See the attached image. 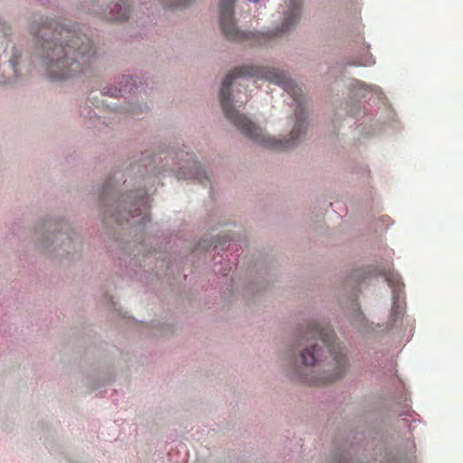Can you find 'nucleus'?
<instances>
[{"mask_svg":"<svg viewBox=\"0 0 463 463\" xmlns=\"http://www.w3.org/2000/svg\"><path fill=\"white\" fill-rule=\"evenodd\" d=\"M219 99L228 120L263 146L290 149L307 134L302 90L283 71L236 67L224 78Z\"/></svg>","mask_w":463,"mask_h":463,"instance_id":"f257e3e1","label":"nucleus"},{"mask_svg":"<svg viewBox=\"0 0 463 463\" xmlns=\"http://www.w3.org/2000/svg\"><path fill=\"white\" fill-rule=\"evenodd\" d=\"M301 5L302 0H220V28L228 40L265 44L297 24Z\"/></svg>","mask_w":463,"mask_h":463,"instance_id":"f03ea898","label":"nucleus"},{"mask_svg":"<svg viewBox=\"0 0 463 463\" xmlns=\"http://www.w3.org/2000/svg\"><path fill=\"white\" fill-rule=\"evenodd\" d=\"M31 32L46 52L50 78L65 80L81 73L95 57L90 40L56 22L33 21Z\"/></svg>","mask_w":463,"mask_h":463,"instance_id":"7ed1b4c3","label":"nucleus"},{"mask_svg":"<svg viewBox=\"0 0 463 463\" xmlns=\"http://www.w3.org/2000/svg\"><path fill=\"white\" fill-rule=\"evenodd\" d=\"M320 363L323 362L324 374L320 375L321 382H334L342 377L348 368L346 354L339 343H336L335 335L330 327L320 325Z\"/></svg>","mask_w":463,"mask_h":463,"instance_id":"20e7f679","label":"nucleus"},{"mask_svg":"<svg viewBox=\"0 0 463 463\" xmlns=\"http://www.w3.org/2000/svg\"><path fill=\"white\" fill-rule=\"evenodd\" d=\"M318 335V329L317 325L310 326L301 337V341L309 342L311 348H306L302 352V361L306 366H314L317 363V336Z\"/></svg>","mask_w":463,"mask_h":463,"instance_id":"39448f33","label":"nucleus"},{"mask_svg":"<svg viewBox=\"0 0 463 463\" xmlns=\"http://www.w3.org/2000/svg\"><path fill=\"white\" fill-rule=\"evenodd\" d=\"M130 14V5L128 0H118L114 8L110 9L109 13L105 12L104 15L109 20L124 21L127 20Z\"/></svg>","mask_w":463,"mask_h":463,"instance_id":"423d86ee","label":"nucleus"},{"mask_svg":"<svg viewBox=\"0 0 463 463\" xmlns=\"http://www.w3.org/2000/svg\"><path fill=\"white\" fill-rule=\"evenodd\" d=\"M386 281L389 286L393 288L395 294H399L403 288V283L401 280V277L396 273H389L386 275Z\"/></svg>","mask_w":463,"mask_h":463,"instance_id":"0eeeda50","label":"nucleus"},{"mask_svg":"<svg viewBox=\"0 0 463 463\" xmlns=\"http://www.w3.org/2000/svg\"><path fill=\"white\" fill-rule=\"evenodd\" d=\"M351 318L353 320L354 325L356 326H364L366 324V318L364 314L361 312L360 308L356 304H354V310L351 313Z\"/></svg>","mask_w":463,"mask_h":463,"instance_id":"6e6552de","label":"nucleus"},{"mask_svg":"<svg viewBox=\"0 0 463 463\" xmlns=\"http://www.w3.org/2000/svg\"><path fill=\"white\" fill-rule=\"evenodd\" d=\"M183 167H185L183 165L177 172H176V177L178 179H184V178H198V167L196 165L195 162H193V167L194 170H189V172L183 171Z\"/></svg>","mask_w":463,"mask_h":463,"instance_id":"1a4fd4ad","label":"nucleus"},{"mask_svg":"<svg viewBox=\"0 0 463 463\" xmlns=\"http://www.w3.org/2000/svg\"><path fill=\"white\" fill-rule=\"evenodd\" d=\"M365 278V271L364 269H355L349 276L348 282H354L356 284H359L360 282L364 281Z\"/></svg>","mask_w":463,"mask_h":463,"instance_id":"9d476101","label":"nucleus"},{"mask_svg":"<svg viewBox=\"0 0 463 463\" xmlns=\"http://www.w3.org/2000/svg\"><path fill=\"white\" fill-rule=\"evenodd\" d=\"M191 1L192 0H175L168 2L167 0H163L164 4L169 7H184Z\"/></svg>","mask_w":463,"mask_h":463,"instance_id":"9b49d317","label":"nucleus"},{"mask_svg":"<svg viewBox=\"0 0 463 463\" xmlns=\"http://www.w3.org/2000/svg\"><path fill=\"white\" fill-rule=\"evenodd\" d=\"M372 62L368 61V62H357V63H354L355 65H363V66H366V65H370Z\"/></svg>","mask_w":463,"mask_h":463,"instance_id":"f8f14e48","label":"nucleus"},{"mask_svg":"<svg viewBox=\"0 0 463 463\" xmlns=\"http://www.w3.org/2000/svg\"><path fill=\"white\" fill-rule=\"evenodd\" d=\"M11 63H12L13 67L14 68L16 66L17 61H14V59H12Z\"/></svg>","mask_w":463,"mask_h":463,"instance_id":"ddd939ff","label":"nucleus"},{"mask_svg":"<svg viewBox=\"0 0 463 463\" xmlns=\"http://www.w3.org/2000/svg\"><path fill=\"white\" fill-rule=\"evenodd\" d=\"M0 83H1V84H7V83H8V81H7V80H1V79H0Z\"/></svg>","mask_w":463,"mask_h":463,"instance_id":"4468645a","label":"nucleus"},{"mask_svg":"<svg viewBox=\"0 0 463 463\" xmlns=\"http://www.w3.org/2000/svg\"><path fill=\"white\" fill-rule=\"evenodd\" d=\"M358 84H359V86H360L361 88H364V87H365V84H364V83H363V82H360V81H359V82H358Z\"/></svg>","mask_w":463,"mask_h":463,"instance_id":"2eb2a0df","label":"nucleus"}]
</instances>
